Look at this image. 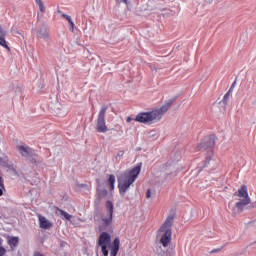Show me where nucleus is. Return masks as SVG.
<instances>
[{"label":"nucleus","mask_w":256,"mask_h":256,"mask_svg":"<svg viewBox=\"0 0 256 256\" xmlns=\"http://www.w3.org/2000/svg\"><path fill=\"white\" fill-rule=\"evenodd\" d=\"M39 225L41 229H51L52 227L51 222L45 216L39 217Z\"/></svg>","instance_id":"15"},{"label":"nucleus","mask_w":256,"mask_h":256,"mask_svg":"<svg viewBox=\"0 0 256 256\" xmlns=\"http://www.w3.org/2000/svg\"><path fill=\"white\" fill-rule=\"evenodd\" d=\"M251 203V199H240L239 202L235 203V206L232 209L233 215H237L239 213H243L245 211V207Z\"/></svg>","instance_id":"9"},{"label":"nucleus","mask_w":256,"mask_h":256,"mask_svg":"<svg viewBox=\"0 0 256 256\" xmlns=\"http://www.w3.org/2000/svg\"><path fill=\"white\" fill-rule=\"evenodd\" d=\"M121 245V240L119 239V237H116L113 242H110V246H108V248H114V249H119Z\"/></svg>","instance_id":"18"},{"label":"nucleus","mask_w":256,"mask_h":256,"mask_svg":"<svg viewBox=\"0 0 256 256\" xmlns=\"http://www.w3.org/2000/svg\"><path fill=\"white\" fill-rule=\"evenodd\" d=\"M109 106L103 105L98 114L97 122H96V131L97 133H107L109 129L107 128V124L105 122V115Z\"/></svg>","instance_id":"5"},{"label":"nucleus","mask_w":256,"mask_h":256,"mask_svg":"<svg viewBox=\"0 0 256 256\" xmlns=\"http://www.w3.org/2000/svg\"><path fill=\"white\" fill-rule=\"evenodd\" d=\"M5 253H7V250L3 246H0V256L5 255Z\"/></svg>","instance_id":"28"},{"label":"nucleus","mask_w":256,"mask_h":256,"mask_svg":"<svg viewBox=\"0 0 256 256\" xmlns=\"http://www.w3.org/2000/svg\"><path fill=\"white\" fill-rule=\"evenodd\" d=\"M157 135V133L155 132V130H151L150 132H149V137L150 138H153V137H155Z\"/></svg>","instance_id":"31"},{"label":"nucleus","mask_w":256,"mask_h":256,"mask_svg":"<svg viewBox=\"0 0 256 256\" xmlns=\"http://www.w3.org/2000/svg\"><path fill=\"white\" fill-rule=\"evenodd\" d=\"M123 155H125V151L120 150L115 156L116 161H121V159H123Z\"/></svg>","instance_id":"23"},{"label":"nucleus","mask_w":256,"mask_h":256,"mask_svg":"<svg viewBox=\"0 0 256 256\" xmlns=\"http://www.w3.org/2000/svg\"><path fill=\"white\" fill-rule=\"evenodd\" d=\"M115 175L110 174L108 179H107V185L109 187L110 191H115Z\"/></svg>","instance_id":"16"},{"label":"nucleus","mask_w":256,"mask_h":256,"mask_svg":"<svg viewBox=\"0 0 256 256\" xmlns=\"http://www.w3.org/2000/svg\"><path fill=\"white\" fill-rule=\"evenodd\" d=\"M105 256V255H104ZM106 256H109V255H106Z\"/></svg>","instance_id":"39"},{"label":"nucleus","mask_w":256,"mask_h":256,"mask_svg":"<svg viewBox=\"0 0 256 256\" xmlns=\"http://www.w3.org/2000/svg\"><path fill=\"white\" fill-rule=\"evenodd\" d=\"M224 248H225V245L221 246L220 248L213 249L210 253L211 254H213V253H220V251H223Z\"/></svg>","instance_id":"27"},{"label":"nucleus","mask_w":256,"mask_h":256,"mask_svg":"<svg viewBox=\"0 0 256 256\" xmlns=\"http://www.w3.org/2000/svg\"><path fill=\"white\" fill-rule=\"evenodd\" d=\"M0 197H3V188L0 187Z\"/></svg>","instance_id":"36"},{"label":"nucleus","mask_w":256,"mask_h":256,"mask_svg":"<svg viewBox=\"0 0 256 256\" xmlns=\"http://www.w3.org/2000/svg\"><path fill=\"white\" fill-rule=\"evenodd\" d=\"M37 37H39V39H43L44 41H49V30H47V26L42 25L40 28H38Z\"/></svg>","instance_id":"12"},{"label":"nucleus","mask_w":256,"mask_h":256,"mask_svg":"<svg viewBox=\"0 0 256 256\" xmlns=\"http://www.w3.org/2000/svg\"><path fill=\"white\" fill-rule=\"evenodd\" d=\"M231 89L228 90V92L224 95L222 101L220 103H223L224 106H227L229 103V97H231Z\"/></svg>","instance_id":"19"},{"label":"nucleus","mask_w":256,"mask_h":256,"mask_svg":"<svg viewBox=\"0 0 256 256\" xmlns=\"http://www.w3.org/2000/svg\"><path fill=\"white\" fill-rule=\"evenodd\" d=\"M234 197H240L243 199H251L249 197V190L247 189V185H242L238 191L234 193Z\"/></svg>","instance_id":"11"},{"label":"nucleus","mask_w":256,"mask_h":256,"mask_svg":"<svg viewBox=\"0 0 256 256\" xmlns=\"http://www.w3.org/2000/svg\"><path fill=\"white\" fill-rule=\"evenodd\" d=\"M35 3L39 7V11H41L42 13H45L46 8H45V4L43 3V0H35Z\"/></svg>","instance_id":"22"},{"label":"nucleus","mask_w":256,"mask_h":256,"mask_svg":"<svg viewBox=\"0 0 256 256\" xmlns=\"http://www.w3.org/2000/svg\"><path fill=\"white\" fill-rule=\"evenodd\" d=\"M213 0H207V3H211Z\"/></svg>","instance_id":"37"},{"label":"nucleus","mask_w":256,"mask_h":256,"mask_svg":"<svg viewBox=\"0 0 256 256\" xmlns=\"http://www.w3.org/2000/svg\"><path fill=\"white\" fill-rule=\"evenodd\" d=\"M17 150L19 151L20 155L22 157H25L29 163L32 165H37V153H35V150L29 146H17Z\"/></svg>","instance_id":"6"},{"label":"nucleus","mask_w":256,"mask_h":256,"mask_svg":"<svg viewBox=\"0 0 256 256\" xmlns=\"http://www.w3.org/2000/svg\"><path fill=\"white\" fill-rule=\"evenodd\" d=\"M105 207L108 215L113 217V211H114L113 202L111 200H107Z\"/></svg>","instance_id":"17"},{"label":"nucleus","mask_w":256,"mask_h":256,"mask_svg":"<svg viewBox=\"0 0 256 256\" xmlns=\"http://www.w3.org/2000/svg\"><path fill=\"white\" fill-rule=\"evenodd\" d=\"M217 141V137L214 134H211L205 137L201 143H199L196 147L197 151L205 152V160L198 164L196 171L197 173H201L203 169H207L209 165H211L213 161V157L215 156V143Z\"/></svg>","instance_id":"2"},{"label":"nucleus","mask_w":256,"mask_h":256,"mask_svg":"<svg viewBox=\"0 0 256 256\" xmlns=\"http://www.w3.org/2000/svg\"><path fill=\"white\" fill-rule=\"evenodd\" d=\"M0 166L3 167L4 169H7V171H12V173H17V169H15L13 162L9 161L8 156L0 157Z\"/></svg>","instance_id":"10"},{"label":"nucleus","mask_w":256,"mask_h":256,"mask_svg":"<svg viewBox=\"0 0 256 256\" xmlns=\"http://www.w3.org/2000/svg\"><path fill=\"white\" fill-rule=\"evenodd\" d=\"M178 96H175L165 102L163 106H161L158 109H153L149 112H140L135 117L134 121L137 123H143L144 125H147V123H158L161 119H163V115L169 111L171 108V105L177 101Z\"/></svg>","instance_id":"1"},{"label":"nucleus","mask_w":256,"mask_h":256,"mask_svg":"<svg viewBox=\"0 0 256 256\" xmlns=\"http://www.w3.org/2000/svg\"><path fill=\"white\" fill-rule=\"evenodd\" d=\"M60 215L62 217V219H65L66 221H71V219H73V216L67 212H65L64 210H60Z\"/></svg>","instance_id":"21"},{"label":"nucleus","mask_w":256,"mask_h":256,"mask_svg":"<svg viewBox=\"0 0 256 256\" xmlns=\"http://www.w3.org/2000/svg\"><path fill=\"white\" fill-rule=\"evenodd\" d=\"M250 205H251V207H252L253 209L256 208V202H252Z\"/></svg>","instance_id":"35"},{"label":"nucleus","mask_w":256,"mask_h":256,"mask_svg":"<svg viewBox=\"0 0 256 256\" xmlns=\"http://www.w3.org/2000/svg\"><path fill=\"white\" fill-rule=\"evenodd\" d=\"M5 37H7V31H5L0 25V46L4 47V49H7V51H11V48L7 44V40H5Z\"/></svg>","instance_id":"13"},{"label":"nucleus","mask_w":256,"mask_h":256,"mask_svg":"<svg viewBox=\"0 0 256 256\" xmlns=\"http://www.w3.org/2000/svg\"><path fill=\"white\" fill-rule=\"evenodd\" d=\"M0 187L2 189H5V184H4V180H3V174L1 173V170H0Z\"/></svg>","instance_id":"26"},{"label":"nucleus","mask_w":256,"mask_h":256,"mask_svg":"<svg viewBox=\"0 0 256 256\" xmlns=\"http://www.w3.org/2000/svg\"><path fill=\"white\" fill-rule=\"evenodd\" d=\"M69 24V31L73 33L75 31V22H73V19L68 21Z\"/></svg>","instance_id":"24"},{"label":"nucleus","mask_w":256,"mask_h":256,"mask_svg":"<svg viewBox=\"0 0 256 256\" xmlns=\"http://www.w3.org/2000/svg\"><path fill=\"white\" fill-rule=\"evenodd\" d=\"M146 199H151V189L150 188L146 192Z\"/></svg>","instance_id":"32"},{"label":"nucleus","mask_w":256,"mask_h":256,"mask_svg":"<svg viewBox=\"0 0 256 256\" xmlns=\"http://www.w3.org/2000/svg\"><path fill=\"white\" fill-rule=\"evenodd\" d=\"M119 253V248H110V256H117Z\"/></svg>","instance_id":"25"},{"label":"nucleus","mask_w":256,"mask_h":256,"mask_svg":"<svg viewBox=\"0 0 256 256\" xmlns=\"http://www.w3.org/2000/svg\"><path fill=\"white\" fill-rule=\"evenodd\" d=\"M98 247H101L103 255H109V247H111V234L109 232L102 231L97 242Z\"/></svg>","instance_id":"7"},{"label":"nucleus","mask_w":256,"mask_h":256,"mask_svg":"<svg viewBox=\"0 0 256 256\" xmlns=\"http://www.w3.org/2000/svg\"><path fill=\"white\" fill-rule=\"evenodd\" d=\"M102 221L103 224L99 226L100 233L107 231V228L113 223V216L108 215V218H103Z\"/></svg>","instance_id":"14"},{"label":"nucleus","mask_w":256,"mask_h":256,"mask_svg":"<svg viewBox=\"0 0 256 256\" xmlns=\"http://www.w3.org/2000/svg\"><path fill=\"white\" fill-rule=\"evenodd\" d=\"M0 219H3V217L0 215Z\"/></svg>","instance_id":"38"},{"label":"nucleus","mask_w":256,"mask_h":256,"mask_svg":"<svg viewBox=\"0 0 256 256\" xmlns=\"http://www.w3.org/2000/svg\"><path fill=\"white\" fill-rule=\"evenodd\" d=\"M236 84H237V81H234L230 87L232 93H233V88L235 87Z\"/></svg>","instance_id":"33"},{"label":"nucleus","mask_w":256,"mask_h":256,"mask_svg":"<svg viewBox=\"0 0 256 256\" xmlns=\"http://www.w3.org/2000/svg\"><path fill=\"white\" fill-rule=\"evenodd\" d=\"M175 220V216L170 215L166 218L165 222L162 224L158 233H163L160 238V243L163 247H169L171 243V239L173 236V221Z\"/></svg>","instance_id":"4"},{"label":"nucleus","mask_w":256,"mask_h":256,"mask_svg":"<svg viewBox=\"0 0 256 256\" xmlns=\"http://www.w3.org/2000/svg\"><path fill=\"white\" fill-rule=\"evenodd\" d=\"M9 245H12L13 247H17L19 245V237H10L8 240Z\"/></svg>","instance_id":"20"},{"label":"nucleus","mask_w":256,"mask_h":256,"mask_svg":"<svg viewBox=\"0 0 256 256\" xmlns=\"http://www.w3.org/2000/svg\"><path fill=\"white\" fill-rule=\"evenodd\" d=\"M15 93H16V95H21V93H22L21 87H19V86L15 87Z\"/></svg>","instance_id":"29"},{"label":"nucleus","mask_w":256,"mask_h":256,"mask_svg":"<svg viewBox=\"0 0 256 256\" xmlns=\"http://www.w3.org/2000/svg\"><path fill=\"white\" fill-rule=\"evenodd\" d=\"M97 187H96V200H95V205H99L101 203V199H105L107 195H109V190L107 189H102L101 187L103 184H101V179L96 178L95 180Z\"/></svg>","instance_id":"8"},{"label":"nucleus","mask_w":256,"mask_h":256,"mask_svg":"<svg viewBox=\"0 0 256 256\" xmlns=\"http://www.w3.org/2000/svg\"><path fill=\"white\" fill-rule=\"evenodd\" d=\"M126 121H127V123H131L133 121V118L131 116H128Z\"/></svg>","instance_id":"34"},{"label":"nucleus","mask_w":256,"mask_h":256,"mask_svg":"<svg viewBox=\"0 0 256 256\" xmlns=\"http://www.w3.org/2000/svg\"><path fill=\"white\" fill-rule=\"evenodd\" d=\"M62 17H63V19H66V21H68V22L72 20L71 16H69L67 14H62Z\"/></svg>","instance_id":"30"},{"label":"nucleus","mask_w":256,"mask_h":256,"mask_svg":"<svg viewBox=\"0 0 256 256\" xmlns=\"http://www.w3.org/2000/svg\"><path fill=\"white\" fill-rule=\"evenodd\" d=\"M142 163H138L129 171L122 172L117 175L118 189L121 197H125V193L129 191L131 185L137 181V177L141 174Z\"/></svg>","instance_id":"3"}]
</instances>
